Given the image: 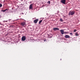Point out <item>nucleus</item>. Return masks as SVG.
I'll return each mask as SVG.
<instances>
[{"label": "nucleus", "instance_id": "obj_14", "mask_svg": "<svg viewBox=\"0 0 80 80\" xmlns=\"http://www.w3.org/2000/svg\"><path fill=\"white\" fill-rule=\"evenodd\" d=\"M60 22H63V19H62V18H61L60 20Z\"/></svg>", "mask_w": 80, "mask_h": 80}, {"label": "nucleus", "instance_id": "obj_1", "mask_svg": "<svg viewBox=\"0 0 80 80\" xmlns=\"http://www.w3.org/2000/svg\"><path fill=\"white\" fill-rule=\"evenodd\" d=\"M75 14V12L74 11H70L69 13V15H73Z\"/></svg>", "mask_w": 80, "mask_h": 80}, {"label": "nucleus", "instance_id": "obj_18", "mask_svg": "<svg viewBox=\"0 0 80 80\" xmlns=\"http://www.w3.org/2000/svg\"><path fill=\"white\" fill-rule=\"evenodd\" d=\"M2 7V4H0V7Z\"/></svg>", "mask_w": 80, "mask_h": 80}, {"label": "nucleus", "instance_id": "obj_17", "mask_svg": "<svg viewBox=\"0 0 80 80\" xmlns=\"http://www.w3.org/2000/svg\"><path fill=\"white\" fill-rule=\"evenodd\" d=\"M70 35H73V34H72V32L70 33Z\"/></svg>", "mask_w": 80, "mask_h": 80}, {"label": "nucleus", "instance_id": "obj_11", "mask_svg": "<svg viewBox=\"0 0 80 80\" xmlns=\"http://www.w3.org/2000/svg\"><path fill=\"white\" fill-rule=\"evenodd\" d=\"M7 10H8V9H7L5 10H2V12H5L6 11H7Z\"/></svg>", "mask_w": 80, "mask_h": 80}, {"label": "nucleus", "instance_id": "obj_6", "mask_svg": "<svg viewBox=\"0 0 80 80\" xmlns=\"http://www.w3.org/2000/svg\"><path fill=\"white\" fill-rule=\"evenodd\" d=\"M53 30L54 31H57V30H59V28H53Z\"/></svg>", "mask_w": 80, "mask_h": 80}, {"label": "nucleus", "instance_id": "obj_10", "mask_svg": "<svg viewBox=\"0 0 80 80\" xmlns=\"http://www.w3.org/2000/svg\"><path fill=\"white\" fill-rule=\"evenodd\" d=\"M75 35L76 36H79V35H78V33H76Z\"/></svg>", "mask_w": 80, "mask_h": 80}, {"label": "nucleus", "instance_id": "obj_2", "mask_svg": "<svg viewBox=\"0 0 80 80\" xmlns=\"http://www.w3.org/2000/svg\"><path fill=\"white\" fill-rule=\"evenodd\" d=\"M26 40V37L25 36H23L22 38V41H25Z\"/></svg>", "mask_w": 80, "mask_h": 80}, {"label": "nucleus", "instance_id": "obj_15", "mask_svg": "<svg viewBox=\"0 0 80 80\" xmlns=\"http://www.w3.org/2000/svg\"><path fill=\"white\" fill-rule=\"evenodd\" d=\"M77 30L76 29H74L73 31V32H77Z\"/></svg>", "mask_w": 80, "mask_h": 80}, {"label": "nucleus", "instance_id": "obj_8", "mask_svg": "<svg viewBox=\"0 0 80 80\" xmlns=\"http://www.w3.org/2000/svg\"><path fill=\"white\" fill-rule=\"evenodd\" d=\"M33 5L31 4L29 6V9H32L33 8V7H32Z\"/></svg>", "mask_w": 80, "mask_h": 80}, {"label": "nucleus", "instance_id": "obj_9", "mask_svg": "<svg viewBox=\"0 0 80 80\" xmlns=\"http://www.w3.org/2000/svg\"><path fill=\"white\" fill-rule=\"evenodd\" d=\"M21 25H22V26H23V27L24 26V25H25V22H22L21 23Z\"/></svg>", "mask_w": 80, "mask_h": 80}, {"label": "nucleus", "instance_id": "obj_7", "mask_svg": "<svg viewBox=\"0 0 80 80\" xmlns=\"http://www.w3.org/2000/svg\"><path fill=\"white\" fill-rule=\"evenodd\" d=\"M38 21V19H36L34 21V22L35 23H37V22Z\"/></svg>", "mask_w": 80, "mask_h": 80}, {"label": "nucleus", "instance_id": "obj_4", "mask_svg": "<svg viewBox=\"0 0 80 80\" xmlns=\"http://www.w3.org/2000/svg\"><path fill=\"white\" fill-rule=\"evenodd\" d=\"M61 33L62 35H63L64 34V30H60Z\"/></svg>", "mask_w": 80, "mask_h": 80}, {"label": "nucleus", "instance_id": "obj_12", "mask_svg": "<svg viewBox=\"0 0 80 80\" xmlns=\"http://www.w3.org/2000/svg\"><path fill=\"white\" fill-rule=\"evenodd\" d=\"M42 20H41L39 22V24H40V23H42Z\"/></svg>", "mask_w": 80, "mask_h": 80}, {"label": "nucleus", "instance_id": "obj_19", "mask_svg": "<svg viewBox=\"0 0 80 80\" xmlns=\"http://www.w3.org/2000/svg\"><path fill=\"white\" fill-rule=\"evenodd\" d=\"M60 60H62V59H60Z\"/></svg>", "mask_w": 80, "mask_h": 80}, {"label": "nucleus", "instance_id": "obj_5", "mask_svg": "<svg viewBox=\"0 0 80 80\" xmlns=\"http://www.w3.org/2000/svg\"><path fill=\"white\" fill-rule=\"evenodd\" d=\"M65 38H70V37L68 35H66L65 36Z\"/></svg>", "mask_w": 80, "mask_h": 80}, {"label": "nucleus", "instance_id": "obj_3", "mask_svg": "<svg viewBox=\"0 0 80 80\" xmlns=\"http://www.w3.org/2000/svg\"><path fill=\"white\" fill-rule=\"evenodd\" d=\"M66 2V0H61V2L63 3V4H65V2Z\"/></svg>", "mask_w": 80, "mask_h": 80}, {"label": "nucleus", "instance_id": "obj_16", "mask_svg": "<svg viewBox=\"0 0 80 80\" xmlns=\"http://www.w3.org/2000/svg\"><path fill=\"white\" fill-rule=\"evenodd\" d=\"M48 4H50V1H48Z\"/></svg>", "mask_w": 80, "mask_h": 80}, {"label": "nucleus", "instance_id": "obj_20", "mask_svg": "<svg viewBox=\"0 0 80 80\" xmlns=\"http://www.w3.org/2000/svg\"><path fill=\"white\" fill-rule=\"evenodd\" d=\"M0 18H1V17H0Z\"/></svg>", "mask_w": 80, "mask_h": 80}, {"label": "nucleus", "instance_id": "obj_13", "mask_svg": "<svg viewBox=\"0 0 80 80\" xmlns=\"http://www.w3.org/2000/svg\"><path fill=\"white\" fill-rule=\"evenodd\" d=\"M68 32H64V34H67V33H68Z\"/></svg>", "mask_w": 80, "mask_h": 80}]
</instances>
